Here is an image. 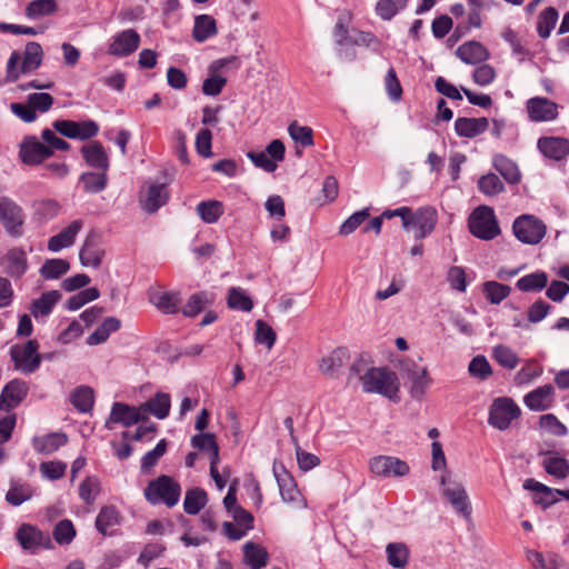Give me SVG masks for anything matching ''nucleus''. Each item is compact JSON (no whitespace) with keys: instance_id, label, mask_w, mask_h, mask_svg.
<instances>
[{"instance_id":"nucleus-1","label":"nucleus","mask_w":569,"mask_h":569,"mask_svg":"<svg viewBox=\"0 0 569 569\" xmlns=\"http://www.w3.org/2000/svg\"><path fill=\"white\" fill-rule=\"evenodd\" d=\"M360 380L365 392L379 393L390 400H398L399 383L393 371L385 367H372L360 377Z\"/></svg>"},{"instance_id":"nucleus-2","label":"nucleus","mask_w":569,"mask_h":569,"mask_svg":"<svg viewBox=\"0 0 569 569\" xmlns=\"http://www.w3.org/2000/svg\"><path fill=\"white\" fill-rule=\"evenodd\" d=\"M180 496V483L167 475L151 480L144 489L146 500L153 506L164 503L172 508L179 502Z\"/></svg>"},{"instance_id":"nucleus-3","label":"nucleus","mask_w":569,"mask_h":569,"mask_svg":"<svg viewBox=\"0 0 569 569\" xmlns=\"http://www.w3.org/2000/svg\"><path fill=\"white\" fill-rule=\"evenodd\" d=\"M468 228L472 236L486 241L495 239L501 231L495 210L486 204L477 207L471 212Z\"/></svg>"},{"instance_id":"nucleus-4","label":"nucleus","mask_w":569,"mask_h":569,"mask_svg":"<svg viewBox=\"0 0 569 569\" xmlns=\"http://www.w3.org/2000/svg\"><path fill=\"white\" fill-rule=\"evenodd\" d=\"M521 415L519 406L509 397L496 398L489 407L488 423L500 430H507Z\"/></svg>"},{"instance_id":"nucleus-5","label":"nucleus","mask_w":569,"mask_h":569,"mask_svg":"<svg viewBox=\"0 0 569 569\" xmlns=\"http://www.w3.org/2000/svg\"><path fill=\"white\" fill-rule=\"evenodd\" d=\"M546 224L533 214H521L513 220L515 237L526 244H538L546 236Z\"/></svg>"},{"instance_id":"nucleus-6","label":"nucleus","mask_w":569,"mask_h":569,"mask_svg":"<svg viewBox=\"0 0 569 569\" xmlns=\"http://www.w3.org/2000/svg\"><path fill=\"white\" fill-rule=\"evenodd\" d=\"M0 221L12 238H21L24 233L26 214L23 209L11 198L0 197Z\"/></svg>"},{"instance_id":"nucleus-7","label":"nucleus","mask_w":569,"mask_h":569,"mask_svg":"<svg viewBox=\"0 0 569 569\" xmlns=\"http://www.w3.org/2000/svg\"><path fill=\"white\" fill-rule=\"evenodd\" d=\"M39 342L34 339L28 340L23 346H13L10 350L11 360L16 369L24 375L36 372L40 365L42 357L39 353Z\"/></svg>"},{"instance_id":"nucleus-8","label":"nucleus","mask_w":569,"mask_h":569,"mask_svg":"<svg viewBox=\"0 0 569 569\" xmlns=\"http://www.w3.org/2000/svg\"><path fill=\"white\" fill-rule=\"evenodd\" d=\"M147 420L148 417L142 412L141 406L136 407L126 402L116 401L111 406L109 417L104 422V428L112 430L114 423L129 428Z\"/></svg>"},{"instance_id":"nucleus-9","label":"nucleus","mask_w":569,"mask_h":569,"mask_svg":"<svg viewBox=\"0 0 569 569\" xmlns=\"http://www.w3.org/2000/svg\"><path fill=\"white\" fill-rule=\"evenodd\" d=\"M16 538L21 548L30 553H37L41 548H52L49 533L29 523H23L18 528Z\"/></svg>"},{"instance_id":"nucleus-10","label":"nucleus","mask_w":569,"mask_h":569,"mask_svg":"<svg viewBox=\"0 0 569 569\" xmlns=\"http://www.w3.org/2000/svg\"><path fill=\"white\" fill-rule=\"evenodd\" d=\"M369 467L372 473L383 478L405 477L410 472V467L405 460L392 456L373 457Z\"/></svg>"},{"instance_id":"nucleus-11","label":"nucleus","mask_w":569,"mask_h":569,"mask_svg":"<svg viewBox=\"0 0 569 569\" xmlns=\"http://www.w3.org/2000/svg\"><path fill=\"white\" fill-rule=\"evenodd\" d=\"M52 154L51 148L47 147L44 141H39L36 136H27L20 143L19 157L26 164H40Z\"/></svg>"},{"instance_id":"nucleus-12","label":"nucleus","mask_w":569,"mask_h":569,"mask_svg":"<svg viewBox=\"0 0 569 569\" xmlns=\"http://www.w3.org/2000/svg\"><path fill=\"white\" fill-rule=\"evenodd\" d=\"M272 472L282 500L284 502H297L301 493L291 472L278 460L273 461Z\"/></svg>"},{"instance_id":"nucleus-13","label":"nucleus","mask_w":569,"mask_h":569,"mask_svg":"<svg viewBox=\"0 0 569 569\" xmlns=\"http://www.w3.org/2000/svg\"><path fill=\"white\" fill-rule=\"evenodd\" d=\"M104 257V249L101 246V236L91 230L79 251V260L83 267L99 268Z\"/></svg>"},{"instance_id":"nucleus-14","label":"nucleus","mask_w":569,"mask_h":569,"mask_svg":"<svg viewBox=\"0 0 569 569\" xmlns=\"http://www.w3.org/2000/svg\"><path fill=\"white\" fill-rule=\"evenodd\" d=\"M29 386L24 380L13 379L2 389L0 395V410L10 411L17 408L28 396Z\"/></svg>"},{"instance_id":"nucleus-15","label":"nucleus","mask_w":569,"mask_h":569,"mask_svg":"<svg viewBox=\"0 0 569 569\" xmlns=\"http://www.w3.org/2000/svg\"><path fill=\"white\" fill-rule=\"evenodd\" d=\"M527 112L533 122H547L558 118V104L548 98L533 97L527 101Z\"/></svg>"},{"instance_id":"nucleus-16","label":"nucleus","mask_w":569,"mask_h":569,"mask_svg":"<svg viewBox=\"0 0 569 569\" xmlns=\"http://www.w3.org/2000/svg\"><path fill=\"white\" fill-rule=\"evenodd\" d=\"M140 41V34L136 30H123L113 37L108 53L114 57H128L139 48Z\"/></svg>"},{"instance_id":"nucleus-17","label":"nucleus","mask_w":569,"mask_h":569,"mask_svg":"<svg viewBox=\"0 0 569 569\" xmlns=\"http://www.w3.org/2000/svg\"><path fill=\"white\" fill-rule=\"evenodd\" d=\"M537 149L547 159L562 161L569 156V139L563 137H540Z\"/></svg>"},{"instance_id":"nucleus-18","label":"nucleus","mask_w":569,"mask_h":569,"mask_svg":"<svg viewBox=\"0 0 569 569\" xmlns=\"http://www.w3.org/2000/svg\"><path fill=\"white\" fill-rule=\"evenodd\" d=\"M411 227H415L416 240H422L428 237L433 230L438 221V214L436 209L431 207H425L418 209L411 217Z\"/></svg>"},{"instance_id":"nucleus-19","label":"nucleus","mask_w":569,"mask_h":569,"mask_svg":"<svg viewBox=\"0 0 569 569\" xmlns=\"http://www.w3.org/2000/svg\"><path fill=\"white\" fill-rule=\"evenodd\" d=\"M525 490L533 491V502L541 506L543 510L559 501L560 489H553L532 478H528L522 485Z\"/></svg>"},{"instance_id":"nucleus-20","label":"nucleus","mask_w":569,"mask_h":569,"mask_svg":"<svg viewBox=\"0 0 569 569\" xmlns=\"http://www.w3.org/2000/svg\"><path fill=\"white\" fill-rule=\"evenodd\" d=\"M233 61H237V57L231 56L229 58L219 59L209 67L210 74L207 79H204L202 83L203 94L214 97L222 91L223 87L227 83V79L222 76L217 74L216 72Z\"/></svg>"},{"instance_id":"nucleus-21","label":"nucleus","mask_w":569,"mask_h":569,"mask_svg":"<svg viewBox=\"0 0 569 569\" xmlns=\"http://www.w3.org/2000/svg\"><path fill=\"white\" fill-rule=\"evenodd\" d=\"M214 301V292L209 290H200L190 295L180 311L186 318L193 319L198 317L202 311H206L208 307H211Z\"/></svg>"},{"instance_id":"nucleus-22","label":"nucleus","mask_w":569,"mask_h":569,"mask_svg":"<svg viewBox=\"0 0 569 569\" xmlns=\"http://www.w3.org/2000/svg\"><path fill=\"white\" fill-rule=\"evenodd\" d=\"M81 154L89 167L99 172H107L109 170V157L100 141L94 140L89 144L82 146Z\"/></svg>"},{"instance_id":"nucleus-23","label":"nucleus","mask_w":569,"mask_h":569,"mask_svg":"<svg viewBox=\"0 0 569 569\" xmlns=\"http://www.w3.org/2000/svg\"><path fill=\"white\" fill-rule=\"evenodd\" d=\"M489 128V120L486 117L480 118H467L459 117L455 121V131L457 136L462 138L472 139L476 138L483 132H486Z\"/></svg>"},{"instance_id":"nucleus-24","label":"nucleus","mask_w":569,"mask_h":569,"mask_svg":"<svg viewBox=\"0 0 569 569\" xmlns=\"http://www.w3.org/2000/svg\"><path fill=\"white\" fill-rule=\"evenodd\" d=\"M82 227L83 221L81 219L73 220L68 227L48 240V250L58 252L64 248L71 247Z\"/></svg>"},{"instance_id":"nucleus-25","label":"nucleus","mask_w":569,"mask_h":569,"mask_svg":"<svg viewBox=\"0 0 569 569\" xmlns=\"http://www.w3.org/2000/svg\"><path fill=\"white\" fill-rule=\"evenodd\" d=\"M61 298L62 295L59 290H50L41 293L40 297L33 299L29 306L31 316L37 320L49 317Z\"/></svg>"},{"instance_id":"nucleus-26","label":"nucleus","mask_w":569,"mask_h":569,"mask_svg":"<svg viewBox=\"0 0 569 569\" xmlns=\"http://www.w3.org/2000/svg\"><path fill=\"white\" fill-rule=\"evenodd\" d=\"M4 260L6 273L16 280L21 279L28 270L27 252L20 247L10 249L7 252Z\"/></svg>"},{"instance_id":"nucleus-27","label":"nucleus","mask_w":569,"mask_h":569,"mask_svg":"<svg viewBox=\"0 0 569 569\" xmlns=\"http://www.w3.org/2000/svg\"><path fill=\"white\" fill-rule=\"evenodd\" d=\"M553 395V387L545 385L528 392L523 398V402L531 411H545L551 407V397Z\"/></svg>"},{"instance_id":"nucleus-28","label":"nucleus","mask_w":569,"mask_h":569,"mask_svg":"<svg viewBox=\"0 0 569 569\" xmlns=\"http://www.w3.org/2000/svg\"><path fill=\"white\" fill-rule=\"evenodd\" d=\"M169 197L166 183L150 184L146 198L141 200V207L146 212L154 213L168 202Z\"/></svg>"},{"instance_id":"nucleus-29","label":"nucleus","mask_w":569,"mask_h":569,"mask_svg":"<svg viewBox=\"0 0 569 569\" xmlns=\"http://www.w3.org/2000/svg\"><path fill=\"white\" fill-rule=\"evenodd\" d=\"M442 495L458 513L463 516L466 519L470 518L472 508L462 485L456 483L453 488H446L443 489Z\"/></svg>"},{"instance_id":"nucleus-30","label":"nucleus","mask_w":569,"mask_h":569,"mask_svg":"<svg viewBox=\"0 0 569 569\" xmlns=\"http://www.w3.org/2000/svg\"><path fill=\"white\" fill-rule=\"evenodd\" d=\"M456 56L466 64H478L489 58V51L478 41H468L459 46Z\"/></svg>"},{"instance_id":"nucleus-31","label":"nucleus","mask_w":569,"mask_h":569,"mask_svg":"<svg viewBox=\"0 0 569 569\" xmlns=\"http://www.w3.org/2000/svg\"><path fill=\"white\" fill-rule=\"evenodd\" d=\"M149 301L164 315L180 312V293L178 291H157L149 296Z\"/></svg>"},{"instance_id":"nucleus-32","label":"nucleus","mask_w":569,"mask_h":569,"mask_svg":"<svg viewBox=\"0 0 569 569\" xmlns=\"http://www.w3.org/2000/svg\"><path fill=\"white\" fill-rule=\"evenodd\" d=\"M349 358V350L345 347H339L329 356L322 358L320 370L330 378H336L338 377V371L345 367Z\"/></svg>"},{"instance_id":"nucleus-33","label":"nucleus","mask_w":569,"mask_h":569,"mask_svg":"<svg viewBox=\"0 0 569 569\" xmlns=\"http://www.w3.org/2000/svg\"><path fill=\"white\" fill-rule=\"evenodd\" d=\"M68 442L64 432H50L46 436L34 437L32 446L38 453L51 455Z\"/></svg>"},{"instance_id":"nucleus-34","label":"nucleus","mask_w":569,"mask_h":569,"mask_svg":"<svg viewBox=\"0 0 569 569\" xmlns=\"http://www.w3.org/2000/svg\"><path fill=\"white\" fill-rule=\"evenodd\" d=\"M243 559L250 569H261L267 566L269 553L264 547L253 541L243 545Z\"/></svg>"},{"instance_id":"nucleus-35","label":"nucleus","mask_w":569,"mask_h":569,"mask_svg":"<svg viewBox=\"0 0 569 569\" xmlns=\"http://www.w3.org/2000/svg\"><path fill=\"white\" fill-rule=\"evenodd\" d=\"M171 407L170 395L157 392L151 399L141 405L144 415L151 413L158 419H164L169 416Z\"/></svg>"},{"instance_id":"nucleus-36","label":"nucleus","mask_w":569,"mask_h":569,"mask_svg":"<svg viewBox=\"0 0 569 569\" xmlns=\"http://www.w3.org/2000/svg\"><path fill=\"white\" fill-rule=\"evenodd\" d=\"M495 169L503 177V179L510 184H517L520 182L521 173L515 161L509 159L505 154H496L492 160Z\"/></svg>"},{"instance_id":"nucleus-37","label":"nucleus","mask_w":569,"mask_h":569,"mask_svg":"<svg viewBox=\"0 0 569 569\" xmlns=\"http://www.w3.org/2000/svg\"><path fill=\"white\" fill-rule=\"evenodd\" d=\"M121 328V320L117 317H107L101 325L87 338V345L98 346L108 340L111 333Z\"/></svg>"},{"instance_id":"nucleus-38","label":"nucleus","mask_w":569,"mask_h":569,"mask_svg":"<svg viewBox=\"0 0 569 569\" xmlns=\"http://www.w3.org/2000/svg\"><path fill=\"white\" fill-rule=\"evenodd\" d=\"M120 513L114 506H104L96 518V528L103 536H111V528L120 523Z\"/></svg>"},{"instance_id":"nucleus-39","label":"nucleus","mask_w":569,"mask_h":569,"mask_svg":"<svg viewBox=\"0 0 569 569\" xmlns=\"http://www.w3.org/2000/svg\"><path fill=\"white\" fill-rule=\"evenodd\" d=\"M548 284V274L538 270L518 279L516 288L521 292H539Z\"/></svg>"},{"instance_id":"nucleus-40","label":"nucleus","mask_w":569,"mask_h":569,"mask_svg":"<svg viewBox=\"0 0 569 569\" xmlns=\"http://www.w3.org/2000/svg\"><path fill=\"white\" fill-rule=\"evenodd\" d=\"M70 402L82 413H88L94 405V392L89 386H79L70 395Z\"/></svg>"},{"instance_id":"nucleus-41","label":"nucleus","mask_w":569,"mask_h":569,"mask_svg":"<svg viewBox=\"0 0 569 569\" xmlns=\"http://www.w3.org/2000/svg\"><path fill=\"white\" fill-rule=\"evenodd\" d=\"M79 183L82 184L83 191L87 193H99L108 186L107 172L87 171L82 172L79 178Z\"/></svg>"},{"instance_id":"nucleus-42","label":"nucleus","mask_w":569,"mask_h":569,"mask_svg":"<svg viewBox=\"0 0 569 569\" xmlns=\"http://www.w3.org/2000/svg\"><path fill=\"white\" fill-rule=\"evenodd\" d=\"M218 32L216 20L209 14H200L194 19L192 37L198 42H203Z\"/></svg>"},{"instance_id":"nucleus-43","label":"nucleus","mask_w":569,"mask_h":569,"mask_svg":"<svg viewBox=\"0 0 569 569\" xmlns=\"http://www.w3.org/2000/svg\"><path fill=\"white\" fill-rule=\"evenodd\" d=\"M208 502L207 492L198 487L190 488L186 491L183 500V509L188 515H198Z\"/></svg>"},{"instance_id":"nucleus-44","label":"nucleus","mask_w":569,"mask_h":569,"mask_svg":"<svg viewBox=\"0 0 569 569\" xmlns=\"http://www.w3.org/2000/svg\"><path fill=\"white\" fill-rule=\"evenodd\" d=\"M43 50L40 43L30 41L26 46L24 57L21 63L20 71L22 73L31 72L41 66Z\"/></svg>"},{"instance_id":"nucleus-45","label":"nucleus","mask_w":569,"mask_h":569,"mask_svg":"<svg viewBox=\"0 0 569 569\" xmlns=\"http://www.w3.org/2000/svg\"><path fill=\"white\" fill-rule=\"evenodd\" d=\"M58 11V3L56 0H32L24 10V14L29 20H37L39 18L51 16Z\"/></svg>"},{"instance_id":"nucleus-46","label":"nucleus","mask_w":569,"mask_h":569,"mask_svg":"<svg viewBox=\"0 0 569 569\" xmlns=\"http://www.w3.org/2000/svg\"><path fill=\"white\" fill-rule=\"evenodd\" d=\"M70 269V263L66 259H47L41 266L39 273L46 280H54L62 277Z\"/></svg>"},{"instance_id":"nucleus-47","label":"nucleus","mask_w":569,"mask_h":569,"mask_svg":"<svg viewBox=\"0 0 569 569\" xmlns=\"http://www.w3.org/2000/svg\"><path fill=\"white\" fill-rule=\"evenodd\" d=\"M408 378L411 382L410 393L413 398L420 399L423 395L431 380L428 376L427 368L419 369L415 365L413 370L408 371Z\"/></svg>"},{"instance_id":"nucleus-48","label":"nucleus","mask_w":569,"mask_h":569,"mask_svg":"<svg viewBox=\"0 0 569 569\" xmlns=\"http://www.w3.org/2000/svg\"><path fill=\"white\" fill-rule=\"evenodd\" d=\"M559 13L553 7L543 9L537 21V33L540 38L547 39L550 37L551 31L555 29L558 21Z\"/></svg>"},{"instance_id":"nucleus-49","label":"nucleus","mask_w":569,"mask_h":569,"mask_svg":"<svg viewBox=\"0 0 569 569\" xmlns=\"http://www.w3.org/2000/svg\"><path fill=\"white\" fill-rule=\"evenodd\" d=\"M197 213L206 223H216L223 214L222 203L217 200L201 201L197 204Z\"/></svg>"},{"instance_id":"nucleus-50","label":"nucleus","mask_w":569,"mask_h":569,"mask_svg":"<svg viewBox=\"0 0 569 569\" xmlns=\"http://www.w3.org/2000/svg\"><path fill=\"white\" fill-rule=\"evenodd\" d=\"M543 372L542 366L535 359L526 360L521 369L515 375V383L525 386L533 379L540 377Z\"/></svg>"},{"instance_id":"nucleus-51","label":"nucleus","mask_w":569,"mask_h":569,"mask_svg":"<svg viewBox=\"0 0 569 569\" xmlns=\"http://www.w3.org/2000/svg\"><path fill=\"white\" fill-rule=\"evenodd\" d=\"M387 559L393 568L402 569L407 566L409 559V550L405 543L392 542L386 548Z\"/></svg>"},{"instance_id":"nucleus-52","label":"nucleus","mask_w":569,"mask_h":569,"mask_svg":"<svg viewBox=\"0 0 569 569\" xmlns=\"http://www.w3.org/2000/svg\"><path fill=\"white\" fill-rule=\"evenodd\" d=\"M492 358L499 366L508 370H513L520 361L518 355L505 345H498L492 349Z\"/></svg>"},{"instance_id":"nucleus-53","label":"nucleus","mask_w":569,"mask_h":569,"mask_svg":"<svg viewBox=\"0 0 569 569\" xmlns=\"http://www.w3.org/2000/svg\"><path fill=\"white\" fill-rule=\"evenodd\" d=\"M227 305L230 309L249 312L253 308L251 298L240 288L229 289Z\"/></svg>"},{"instance_id":"nucleus-54","label":"nucleus","mask_w":569,"mask_h":569,"mask_svg":"<svg viewBox=\"0 0 569 569\" xmlns=\"http://www.w3.org/2000/svg\"><path fill=\"white\" fill-rule=\"evenodd\" d=\"M483 293L491 305H499L511 292V288L507 284L490 280L483 283Z\"/></svg>"},{"instance_id":"nucleus-55","label":"nucleus","mask_w":569,"mask_h":569,"mask_svg":"<svg viewBox=\"0 0 569 569\" xmlns=\"http://www.w3.org/2000/svg\"><path fill=\"white\" fill-rule=\"evenodd\" d=\"M408 4V0H379L376 4V13L386 21L391 20Z\"/></svg>"},{"instance_id":"nucleus-56","label":"nucleus","mask_w":569,"mask_h":569,"mask_svg":"<svg viewBox=\"0 0 569 569\" xmlns=\"http://www.w3.org/2000/svg\"><path fill=\"white\" fill-rule=\"evenodd\" d=\"M546 472L558 479H565L569 475V461L562 457H549L543 460Z\"/></svg>"},{"instance_id":"nucleus-57","label":"nucleus","mask_w":569,"mask_h":569,"mask_svg":"<svg viewBox=\"0 0 569 569\" xmlns=\"http://www.w3.org/2000/svg\"><path fill=\"white\" fill-rule=\"evenodd\" d=\"M167 447V440L161 439L152 450L144 453L141 458V472H147L149 469L154 467L158 463L159 459L166 453Z\"/></svg>"},{"instance_id":"nucleus-58","label":"nucleus","mask_w":569,"mask_h":569,"mask_svg":"<svg viewBox=\"0 0 569 569\" xmlns=\"http://www.w3.org/2000/svg\"><path fill=\"white\" fill-rule=\"evenodd\" d=\"M276 339L277 335L271 326L261 319L256 321L254 340L257 343L263 345L268 349H271L276 342Z\"/></svg>"},{"instance_id":"nucleus-59","label":"nucleus","mask_w":569,"mask_h":569,"mask_svg":"<svg viewBox=\"0 0 569 569\" xmlns=\"http://www.w3.org/2000/svg\"><path fill=\"white\" fill-rule=\"evenodd\" d=\"M369 208L353 212L339 228L341 236H349L369 218Z\"/></svg>"},{"instance_id":"nucleus-60","label":"nucleus","mask_w":569,"mask_h":569,"mask_svg":"<svg viewBox=\"0 0 569 569\" xmlns=\"http://www.w3.org/2000/svg\"><path fill=\"white\" fill-rule=\"evenodd\" d=\"M478 188L487 196H496L505 190V184L497 174L488 173L479 179Z\"/></svg>"},{"instance_id":"nucleus-61","label":"nucleus","mask_w":569,"mask_h":569,"mask_svg":"<svg viewBox=\"0 0 569 569\" xmlns=\"http://www.w3.org/2000/svg\"><path fill=\"white\" fill-rule=\"evenodd\" d=\"M53 538L59 545H68L76 537V529L71 520L63 519L53 528Z\"/></svg>"},{"instance_id":"nucleus-62","label":"nucleus","mask_w":569,"mask_h":569,"mask_svg":"<svg viewBox=\"0 0 569 569\" xmlns=\"http://www.w3.org/2000/svg\"><path fill=\"white\" fill-rule=\"evenodd\" d=\"M468 371L471 377L478 378L480 380L488 379L492 373L489 361L482 355H478L472 358L469 363Z\"/></svg>"},{"instance_id":"nucleus-63","label":"nucleus","mask_w":569,"mask_h":569,"mask_svg":"<svg viewBox=\"0 0 569 569\" xmlns=\"http://www.w3.org/2000/svg\"><path fill=\"white\" fill-rule=\"evenodd\" d=\"M288 132L291 139L300 143L302 147H310L313 144V131L310 127L299 126L295 121L289 124Z\"/></svg>"},{"instance_id":"nucleus-64","label":"nucleus","mask_w":569,"mask_h":569,"mask_svg":"<svg viewBox=\"0 0 569 569\" xmlns=\"http://www.w3.org/2000/svg\"><path fill=\"white\" fill-rule=\"evenodd\" d=\"M99 133V124L91 119L74 121L73 139L89 140Z\"/></svg>"}]
</instances>
